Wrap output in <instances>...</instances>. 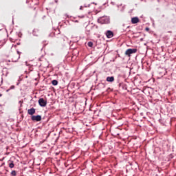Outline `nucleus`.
Segmentation results:
<instances>
[{"label":"nucleus","instance_id":"1","mask_svg":"<svg viewBox=\"0 0 176 176\" xmlns=\"http://www.w3.org/2000/svg\"><path fill=\"white\" fill-rule=\"evenodd\" d=\"M49 36H55V38H57V39L59 40H56V42H63L64 41V38H63V35L60 34V29H56L55 32L50 33L49 34Z\"/></svg>","mask_w":176,"mask_h":176},{"label":"nucleus","instance_id":"2","mask_svg":"<svg viewBox=\"0 0 176 176\" xmlns=\"http://www.w3.org/2000/svg\"><path fill=\"white\" fill-rule=\"evenodd\" d=\"M98 23H100V24H109V17L108 16H101L98 19Z\"/></svg>","mask_w":176,"mask_h":176},{"label":"nucleus","instance_id":"3","mask_svg":"<svg viewBox=\"0 0 176 176\" xmlns=\"http://www.w3.org/2000/svg\"><path fill=\"white\" fill-rule=\"evenodd\" d=\"M134 53H137V49L136 48H133V49L129 48V49L126 50V51L125 52V55L130 57V56H131V54H134Z\"/></svg>","mask_w":176,"mask_h":176},{"label":"nucleus","instance_id":"4","mask_svg":"<svg viewBox=\"0 0 176 176\" xmlns=\"http://www.w3.org/2000/svg\"><path fill=\"white\" fill-rule=\"evenodd\" d=\"M31 120L32 122H41L42 120V116L40 115L32 116Z\"/></svg>","mask_w":176,"mask_h":176},{"label":"nucleus","instance_id":"5","mask_svg":"<svg viewBox=\"0 0 176 176\" xmlns=\"http://www.w3.org/2000/svg\"><path fill=\"white\" fill-rule=\"evenodd\" d=\"M38 104L40 105V107H46V105H47V100H45V99L41 98L38 100Z\"/></svg>","mask_w":176,"mask_h":176},{"label":"nucleus","instance_id":"6","mask_svg":"<svg viewBox=\"0 0 176 176\" xmlns=\"http://www.w3.org/2000/svg\"><path fill=\"white\" fill-rule=\"evenodd\" d=\"M105 35L107 36V38H112L113 36V32L111 31V30H107L105 32Z\"/></svg>","mask_w":176,"mask_h":176},{"label":"nucleus","instance_id":"7","mask_svg":"<svg viewBox=\"0 0 176 176\" xmlns=\"http://www.w3.org/2000/svg\"><path fill=\"white\" fill-rule=\"evenodd\" d=\"M139 22H140V19H138V16H135L131 19L132 24H137V23H139Z\"/></svg>","mask_w":176,"mask_h":176},{"label":"nucleus","instance_id":"8","mask_svg":"<svg viewBox=\"0 0 176 176\" xmlns=\"http://www.w3.org/2000/svg\"><path fill=\"white\" fill-rule=\"evenodd\" d=\"M35 112H36V109L34 107L28 110V115H32H32H34V113H35Z\"/></svg>","mask_w":176,"mask_h":176},{"label":"nucleus","instance_id":"9","mask_svg":"<svg viewBox=\"0 0 176 176\" xmlns=\"http://www.w3.org/2000/svg\"><path fill=\"white\" fill-rule=\"evenodd\" d=\"M106 80H107V82H113L115 80V77H113V76H108L106 78Z\"/></svg>","mask_w":176,"mask_h":176},{"label":"nucleus","instance_id":"10","mask_svg":"<svg viewBox=\"0 0 176 176\" xmlns=\"http://www.w3.org/2000/svg\"><path fill=\"white\" fill-rule=\"evenodd\" d=\"M52 84L53 85V86H57V85H58V81H57V80H53L52 81Z\"/></svg>","mask_w":176,"mask_h":176},{"label":"nucleus","instance_id":"11","mask_svg":"<svg viewBox=\"0 0 176 176\" xmlns=\"http://www.w3.org/2000/svg\"><path fill=\"white\" fill-rule=\"evenodd\" d=\"M85 30L87 31V35H90V28H89V26H87Z\"/></svg>","mask_w":176,"mask_h":176},{"label":"nucleus","instance_id":"12","mask_svg":"<svg viewBox=\"0 0 176 176\" xmlns=\"http://www.w3.org/2000/svg\"><path fill=\"white\" fill-rule=\"evenodd\" d=\"M10 168H13L14 167V164L13 163V161H11V163L9 164Z\"/></svg>","mask_w":176,"mask_h":176},{"label":"nucleus","instance_id":"13","mask_svg":"<svg viewBox=\"0 0 176 176\" xmlns=\"http://www.w3.org/2000/svg\"><path fill=\"white\" fill-rule=\"evenodd\" d=\"M87 45L89 46V47H93V42L89 41V42H88Z\"/></svg>","mask_w":176,"mask_h":176},{"label":"nucleus","instance_id":"14","mask_svg":"<svg viewBox=\"0 0 176 176\" xmlns=\"http://www.w3.org/2000/svg\"><path fill=\"white\" fill-rule=\"evenodd\" d=\"M16 170H12V172H11V175H12V176H16Z\"/></svg>","mask_w":176,"mask_h":176},{"label":"nucleus","instance_id":"15","mask_svg":"<svg viewBox=\"0 0 176 176\" xmlns=\"http://www.w3.org/2000/svg\"><path fill=\"white\" fill-rule=\"evenodd\" d=\"M10 90L14 89V85H12L10 87Z\"/></svg>","mask_w":176,"mask_h":176},{"label":"nucleus","instance_id":"16","mask_svg":"<svg viewBox=\"0 0 176 176\" xmlns=\"http://www.w3.org/2000/svg\"><path fill=\"white\" fill-rule=\"evenodd\" d=\"M84 6H85V8H90V4H89V5H88V6H86V5H85Z\"/></svg>","mask_w":176,"mask_h":176},{"label":"nucleus","instance_id":"17","mask_svg":"<svg viewBox=\"0 0 176 176\" xmlns=\"http://www.w3.org/2000/svg\"><path fill=\"white\" fill-rule=\"evenodd\" d=\"M146 31H149V28H146Z\"/></svg>","mask_w":176,"mask_h":176},{"label":"nucleus","instance_id":"18","mask_svg":"<svg viewBox=\"0 0 176 176\" xmlns=\"http://www.w3.org/2000/svg\"><path fill=\"white\" fill-rule=\"evenodd\" d=\"M9 91H10V89H8L6 90L7 93L9 92Z\"/></svg>","mask_w":176,"mask_h":176},{"label":"nucleus","instance_id":"19","mask_svg":"<svg viewBox=\"0 0 176 176\" xmlns=\"http://www.w3.org/2000/svg\"><path fill=\"white\" fill-rule=\"evenodd\" d=\"M82 8H83L82 6L80 7V10H82Z\"/></svg>","mask_w":176,"mask_h":176},{"label":"nucleus","instance_id":"20","mask_svg":"<svg viewBox=\"0 0 176 176\" xmlns=\"http://www.w3.org/2000/svg\"><path fill=\"white\" fill-rule=\"evenodd\" d=\"M1 47H2V45L0 44V49H1Z\"/></svg>","mask_w":176,"mask_h":176},{"label":"nucleus","instance_id":"21","mask_svg":"<svg viewBox=\"0 0 176 176\" xmlns=\"http://www.w3.org/2000/svg\"><path fill=\"white\" fill-rule=\"evenodd\" d=\"M17 53H18V54H20V52L19 51L17 52Z\"/></svg>","mask_w":176,"mask_h":176},{"label":"nucleus","instance_id":"22","mask_svg":"<svg viewBox=\"0 0 176 176\" xmlns=\"http://www.w3.org/2000/svg\"><path fill=\"white\" fill-rule=\"evenodd\" d=\"M0 97H2V94H0Z\"/></svg>","mask_w":176,"mask_h":176},{"label":"nucleus","instance_id":"23","mask_svg":"<svg viewBox=\"0 0 176 176\" xmlns=\"http://www.w3.org/2000/svg\"><path fill=\"white\" fill-rule=\"evenodd\" d=\"M162 17H164V15H162Z\"/></svg>","mask_w":176,"mask_h":176},{"label":"nucleus","instance_id":"24","mask_svg":"<svg viewBox=\"0 0 176 176\" xmlns=\"http://www.w3.org/2000/svg\"><path fill=\"white\" fill-rule=\"evenodd\" d=\"M91 3L94 4V3Z\"/></svg>","mask_w":176,"mask_h":176}]
</instances>
